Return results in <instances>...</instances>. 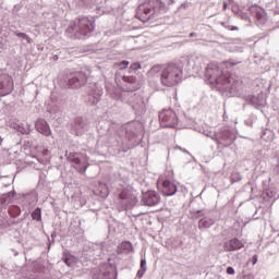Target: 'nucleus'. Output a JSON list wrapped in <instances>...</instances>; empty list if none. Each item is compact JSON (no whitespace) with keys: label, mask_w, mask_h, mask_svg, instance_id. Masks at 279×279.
I'll use <instances>...</instances> for the list:
<instances>
[{"label":"nucleus","mask_w":279,"mask_h":279,"mask_svg":"<svg viewBox=\"0 0 279 279\" xmlns=\"http://www.w3.org/2000/svg\"><path fill=\"white\" fill-rule=\"evenodd\" d=\"M116 66H118L119 70L122 71V69H128V66H130V61H122L120 63H117Z\"/></svg>","instance_id":"obj_21"},{"label":"nucleus","mask_w":279,"mask_h":279,"mask_svg":"<svg viewBox=\"0 0 279 279\" xmlns=\"http://www.w3.org/2000/svg\"><path fill=\"white\" fill-rule=\"evenodd\" d=\"M93 29H95V22H92L88 17H81L77 23L74 24V32L81 34V36H88Z\"/></svg>","instance_id":"obj_4"},{"label":"nucleus","mask_w":279,"mask_h":279,"mask_svg":"<svg viewBox=\"0 0 279 279\" xmlns=\"http://www.w3.org/2000/svg\"><path fill=\"white\" fill-rule=\"evenodd\" d=\"M72 162H74V165H82V160H80L78 157L72 158Z\"/></svg>","instance_id":"obj_29"},{"label":"nucleus","mask_w":279,"mask_h":279,"mask_svg":"<svg viewBox=\"0 0 279 279\" xmlns=\"http://www.w3.org/2000/svg\"><path fill=\"white\" fill-rule=\"evenodd\" d=\"M240 180H241V173L233 172L231 174V182H232V184H234V182H240Z\"/></svg>","instance_id":"obj_20"},{"label":"nucleus","mask_w":279,"mask_h":279,"mask_svg":"<svg viewBox=\"0 0 279 279\" xmlns=\"http://www.w3.org/2000/svg\"><path fill=\"white\" fill-rule=\"evenodd\" d=\"M120 199H130V192L128 190H124L119 195Z\"/></svg>","instance_id":"obj_23"},{"label":"nucleus","mask_w":279,"mask_h":279,"mask_svg":"<svg viewBox=\"0 0 279 279\" xmlns=\"http://www.w3.org/2000/svg\"><path fill=\"white\" fill-rule=\"evenodd\" d=\"M165 2L161 0H148L138 5L135 16L138 21H142V23H147L151 21V19H155L156 14L165 10Z\"/></svg>","instance_id":"obj_3"},{"label":"nucleus","mask_w":279,"mask_h":279,"mask_svg":"<svg viewBox=\"0 0 279 279\" xmlns=\"http://www.w3.org/2000/svg\"><path fill=\"white\" fill-rule=\"evenodd\" d=\"M190 36H195V33H191Z\"/></svg>","instance_id":"obj_35"},{"label":"nucleus","mask_w":279,"mask_h":279,"mask_svg":"<svg viewBox=\"0 0 279 279\" xmlns=\"http://www.w3.org/2000/svg\"><path fill=\"white\" fill-rule=\"evenodd\" d=\"M142 69L141 62H134L130 65L131 71H140Z\"/></svg>","instance_id":"obj_22"},{"label":"nucleus","mask_w":279,"mask_h":279,"mask_svg":"<svg viewBox=\"0 0 279 279\" xmlns=\"http://www.w3.org/2000/svg\"><path fill=\"white\" fill-rule=\"evenodd\" d=\"M234 63L225 61L219 64L211 63L207 68V75L210 80L216 82L218 86H223L225 88H232L239 84V76L235 74H230L229 72L223 71L229 66H233Z\"/></svg>","instance_id":"obj_2"},{"label":"nucleus","mask_w":279,"mask_h":279,"mask_svg":"<svg viewBox=\"0 0 279 279\" xmlns=\"http://www.w3.org/2000/svg\"><path fill=\"white\" fill-rule=\"evenodd\" d=\"M214 225H215V220L203 218L198 222V228L199 230H204L206 228H210Z\"/></svg>","instance_id":"obj_13"},{"label":"nucleus","mask_w":279,"mask_h":279,"mask_svg":"<svg viewBox=\"0 0 279 279\" xmlns=\"http://www.w3.org/2000/svg\"><path fill=\"white\" fill-rule=\"evenodd\" d=\"M98 189L100 190V193H99L100 197H108V195L110 193L108 191V184L99 182Z\"/></svg>","instance_id":"obj_14"},{"label":"nucleus","mask_w":279,"mask_h":279,"mask_svg":"<svg viewBox=\"0 0 279 279\" xmlns=\"http://www.w3.org/2000/svg\"><path fill=\"white\" fill-rule=\"evenodd\" d=\"M143 202L145 206H156L160 202V196L155 191H150L144 195Z\"/></svg>","instance_id":"obj_10"},{"label":"nucleus","mask_w":279,"mask_h":279,"mask_svg":"<svg viewBox=\"0 0 279 279\" xmlns=\"http://www.w3.org/2000/svg\"><path fill=\"white\" fill-rule=\"evenodd\" d=\"M159 121L163 128H175L178 114L171 109H166L159 113Z\"/></svg>","instance_id":"obj_5"},{"label":"nucleus","mask_w":279,"mask_h":279,"mask_svg":"<svg viewBox=\"0 0 279 279\" xmlns=\"http://www.w3.org/2000/svg\"><path fill=\"white\" fill-rule=\"evenodd\" d=\"M64 263L68 267H73V265H75V256L65 257Z\"/></svg>","instance_id":"obj_19"},{"label":"nucleus","mask_w":279,"mask_h":279,"mask_svg":"<svg viewBox=\"0 0 279 279\" xmlns=\"http://www.w3.org/2000/svg\"><path fill=\"white\" fill-rule=\"evenodd\" d=\"M171 3H173V0H170Z\"/></svg>","instance_id":"obj_37"},{"label":"nucleus","mask_w":279,"mask_h":279,"mask_svg":"<svg viewBox=\"0 0 279 279\" xmlns=\"http://www.w3.org/2000/svg\"><path fill=\"white\" fill-rule=\"evenodd\" d=\"M134 90H136V87L130 89L131 93H134Z\"/></svg>","instance_id":"obj_34"},{"label":"nucleus","mask_w":279,"mask_h":279,"mask_svg":"<svg viewBox=\"0 0 279 279\" xmlns=\"http://www.w3.org/2000/svg\"><path fill=\"white\" fill-rule=\"evenodd\" d=\"M36 130L39 134H44V136H51V129L49 128V123L45 120L37 121Z\"/></svg>","instance_id":"obj_11"},{"label":"nucleus","mask_w":279,"mask_h":279,"mask_svg":"<svg viewBox=\"0 0 279 279\" xmlns=\"http://www.w3.org/2000/svg\"><path fill=\"white\" fill-rule=\"evenodd\" d=\"M27 43H32V38L29 36L26 35L25 39Z\"/></svg>","instance_id":"obj_33"},{"label":"nucleus","mask_w":279,"mask_h":279,"mask_svg":"<svg viewBox=\"0 0 279 279\" xmlns=\"http://www.w3.org/2000/svg\"><path fill=\"white\" fill-rule=\"evenodd\" d=\"M9 215L13 218L19 217L21 215V207L13 205L9 208Z\"/></svg>","instance_id":"obj_15"},{"label":"nucleus","mask_w":279,"mask_h":279,"mask_svg":"<svg viewBox=\"0 0 279 279\" xmlns=\"http://www.w3.org/2000/svg\"><path fill=\"white\" fill-rule=\"evenodd\" d=\"M189 64H191V61H189L187 58H182L165 65L161 69L160 74V82L162 86H168L169 88L178 86V84L182 82L184 66L185 69H189Z\"/></svg>","instance_id":"obj_1"},{"label":"nucleus","mask_w":279,"mask_h":279,"mask_svg":"<svg viewBox=\"0 0 279 279\" xmlns=\"http://www.w3.org/2000/svg\"><path fill=\"white\" fill-rule=\"evenodd\" d=\"M41 154H43V156H49V149H44V150L41 151Z\"/></svg>","instance_id":"obj_31"},{"label":"nucleus","mask_w":279,"mask_h":279,"mask_svg":"<svg viewBox=\"0 0 279 279\" xmlns=\"http://www.w3.org/2000/svg\"><path fill=\"white\" fill-rule=\"evenodd\" d=\"M15 35L17 36V38H23L25 40V38H27V34L25 33H15Z\"/></svg>","instance_id":"obj_26"},{"label":"nucleus","mask_w":279,"mask_h":279,"mask_svg":"<svg viewBox=\"0 0 279 279\" xmlns=\"http://www.w3.org/2000/svg\"><path fill=\"white\" fill-rule=\"evenodd\" d=\"M14 90V80L10 74H0V97H5Z\"/></svg>","instance_id":"obj_6"},{"label":"nucleus","mask_w":279,"mask_h":279,"mask_svg":"<svg viewBox=\"0 0 279 279\" xmlns=\"http://www.w3.org/2000/svg\"><path fill=\"white\" fill-rule=\"evenodd\" d=\"M32 218H33L35 221H40V219H43L40 208H36V209L32 213Z\"/></svg>","instance_id":"obj_16"},{"label":"nucleus","mask_w":279,"mask_h":279,"mask_svg":"<svg viewBox=\"0 0 279 279\" xmlns=\"http://www.w3.org/2000/svg\"><path fill=\"white\" fill-rule=\"evenodd\" d=\"M157 71H160V65H154V66L150 69V73H156Z\"/></svg>","instance_id":"obj_27"},{"label":"nucleus","mask_w":279,"mask_h":279,"mask_svg":"<svg viewBox=\"0 0 279 279\" xmlns=\"http://www.w3.org/2000/svg\"><path fill=\"white\" fill-rule=\"evenodd\" d=\"M87 82V76L83 72H76L72 78L69 80L71 88H82Z\"/></svg>","instance_id":"obj_8"},{"label":"nucleus","mask_w":279,"mask_h":279,"mask_svg":"<svg viewBox=\"0 0 279 279\" xmlns=\"http://www.w3.org/2000/svg\"><path fill=\"white\" fill-rule=\"evenodd\" d=\"M146 265H147V262L145 259H142L141 260V269H143V271L147 270Z\"/></svg>","instance_id":"obj_25"},{"label":"nucleus","mask_w":279,"mask_h":279,"mask_svg":"<svg viewBox=\"0 0 279 279\" xmlns=\"http://www.w3.org/2000/svg\"><path fill=\"white\" fill-rule=\"evenodd\" d=\"M227 274H228L229 276H234V268L228 267V268H227Z\"/></svg>","instance_id":"obj_28"},{"label":"nucleus","mask_w":279,"mask_h":279,"mask_svg":"<svg viewBox=\"0 0 279 279\" xmlns=\"http://www.w3.org/2000/svg\"><path fill=\"white\" fill-rule=\"evenodd\" d=\"M245 244L236 238H233L225 243V252H236V250H242Z\"/></svg>","instance_id":"obj_9"},{"label":"nucleus","mask_w":279,"mask_h":279,"mask_svg":"<svg viewBox=\"0 0 279 279\" xmlns=\"http://www.w3.org/2000/svg\"><path fill=\"white\" fill-rule=\"evenodd\" d=\"M1 143H3V140L0 137V145H1Z\"/></svg>","instance_id":"obj_36"},{"label":"nucleus","mask_w":279,"mask_h":279,"mask_svg":"<svg viewBox=\"0 0 279 279\" xmlns=\"http://www.w3.org/2000/svg\"><path fill=\"white\" fill-rule=\"evenodd\" d=\"M250 12L253 16H255V19H257L258 21H260V19H263V16H265V10L258 5H252L250 8Z\"/></svg>","instance_id":"obj_12"},{"label":"nucleus","mask_w":279,"mask_h":279,"mask_svg":"<svg viewBox=\"0 0 279 279\" xmlns=\"http://www.w3.org/2000/svg\"><path fill=\"white\" fill-rule=\"evenodd\" d=\"M95 279H110L107 274L99 272L98 275H94Z\"/></svg>","instance_id":"obj_24"},{"label":"nucleus","mask_w":279,"mask_h":279,"mask_svg":"<svg viewBox=\"0 0 279 279\" xmlns=\"http://www.w3.org/2000/svg\"><path fill=\"white\" fill-rule=\"evenodd\" d=\"M122 82L126 84H136V76H122Z\"/></svg>","instance_id":"obj_18"},{"label":"nucleus","mask_w":279,"mask_h":279,"mask_svg":"<svg viewBox=\"0 0 279 279\" xmlns=\"http://www.w3.org/2000/svg\"><path fill=\"white\" fill-rule=\"evenodd\" d=\"M258 263V255L253 256V265H256Z\"/></svg>","instance_id":"obj_30"},{"label":"nucleus","mask_w":279,"mask_h":279,"mask_svg":"<svg viewBox=\"0 0 279 279\" xmlns=\"http://www.w3.org/2000/svg\"><path fill=\"white\" fill-rule=\"evenodd\" d=\"M158 190L160 191V193H162V195L166 196H171V195H175V193H178V185H175V183L169 181V180H165V181H158Z\"/></svg>","instance_id":"obj_7"},{"label":"nucleus","mask_w":279,"mask_h":279,"mask_svg":"<svg viewBox=\"0 0 279 279\" xmlns=\"http://www.w3.org/2000/svg\"><path fill=\"white\" fill-rule=\"evenodd\" d=\"M121 250H123V252H130L132 251V243L131 242H122L120 245Z\"/></svg>","instance_id":"obj_17"},{"label":"nucleus","mask_w":279,"mask_h":279,"mask_svg":"<svg viewBox=\"0 0 279 279\" xmlns=\"http://www.w3.org/2000/svg\"><path fill=\"white\" fill-rule=\"evenodd\" d=\"M243 279H254V277L252 275H245L243 276Z\"/></svg>","instance_id":"obj_32"}]
</instances>
